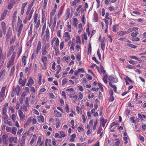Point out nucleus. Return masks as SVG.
Listing matches in <instances>:
<instances>
[{"instance_id":"4c0bfd02","label":"nucleus","mask_w":146,"mask_h":146,"mask_svg":"<svg viewBox=\"0 0 146 146\" xmlns=\"http://www.w3.org/2000/svg\"><path fill=\"white\" fill-rule=\"evenodd\" d=\"M70 10L69 9H68L66 11V16L67 18H68L70 15Z\"/></svg>"},{"instance_id":"423d86ee","label":"nucleus","mask_w":146,"mask_h":146,"mask_svg":"<svg viewBox=\"0 0 146 146\" xmlns=\"http://www.w3.org/2000/svg\"><path fill=\"white\" fill-rule=\"evenodd\" d=\"M15 58L14 56H12L11 59L9 60L8 62L7 65V67L8 68H9L10 67L13 65V61Z\"/></svg>"},{"instance_id":"f03ea898","label":"nucleus","mask_w":146,"mask_h":146,"mask_svg":"<svg viewBox=\"0 0 146 146\" xmlns=\"http://www.w3.org/2000/svg\"><path fill=\"white\" fill-rule=\"evenodd\" d=\"M38 16V14L35 13L34 17V21L35 24V27L37 29L39 27L40 25V19H37Z\"/></svg>"},{"instance_id":"f3484780","label":"nucleus","mask_w":146,"mask_h":146,"mask_svg":"<svg viewBox=\"0 0 146 146\" xmlns=\"http://www.w3.org/2000/svg\"><path fill=\"white\" fill-rule=\"evenodd\" d=\"M54 116L55 117H60L62 116V115L61 113L58 112L57 110H55L54 111Z\"/></svg>"},{"instance_id":"c9c22d12","label":"nucleus","mask_w":146,"mask_h":146,"mask_svg":"<svg viewBox=\"0 0 146 146\" xmlns=\"http://www.w3.org/2000/svg\"><path fill=\"white\" fill-rule=\"evenodd\" d=\"M126 45L127 46H128L129 47L131 48H133L135 49V48L137 47L136 46H135L133 44H126Z\"/></svg>"},{"instance_id":"1a4fd4ad","label":"nucleus","mask_w":146,"mask_h":146,"mask_svg":"<svg viewBox=\"0 0 146 146\" xmlns=\"http://www.w3.org/2000/svg\"><path fill=\"white\" fill-rule=\"evenodd\" d=\"M6 86H5V87H3L1 88V91L0 92V96L1 99L2 98V97H4L5 96Z\"/></svg>"},{"instance_id":"37998d69","label":"nucleus","mask_w":146,"mask_h":146,"mask_svg":"<svg viewBox=\"0 0 146 146\" xmlns=\"http://www.w3.org/2000/svg\"><path fill=\"white\" fill-rule=\"evenodd\" d=\"M19 83L22 85V86H23L25 84V82L23 81L21 78H20L19 80Z\"/></svg>"},{"instance_id":"8fccbe9b","label":"nucleus","mask_w":146,"mask_h":146,"mask_svg":"<svg viewBox=\"0 0 146 146\" xmlns=\"http://www.w3.org/2000/svg\"><path fill=\"white\" fill-rule=\"evenodd\" d=\"M6 39L8 40V39L10 38L11 36V33L9 32H7V34H6Z\"/></svg>"},{"instance_id":"9d476101","label":"nucleus","mask_w":146,"mask_h":146,"mask_svg":"<svg viewBox=\"0 0 146 146\" xmlns=\"http://www.w3.org/2000/svg\"><path fill=\"white\" fill-rule=\"evenodd\" d=\"M3 143L4 144H6L8 140V136L6 134L3 135L2 136Z\"/></svg>"},{"instance_id":"ea45409f","label":"nucleus","mask_w":146,"mask_h":146,"mask_svg":"<svg viewBox=\"0 0 146 146\" xmlns=\"http://www.w3.org/2000/svg\"><path fill=\"white\" fill-rule=\"evenodd\" d=\"M56 11V10H55V9H53L52 11L50 12V17H51V18H52V16L54 15Z\"/></svg>"},{"instance_id":"39448f33","label":"nucleus","mask_w":146,"mask_h":146,"mask_svg":"<svg viewBox=\"0 0 146 146\" xmlns=\"http://www.w3.org/2000/svg\"><path fill=\"white\" fill-rule=\"evenodd\" d=\"M63 38L66 42H67L70 39V35L68 32H65L64 34Z\"/></svg>"},{"instance_id":"2eb2a0df","label":"nucleus","mask_w":146,"mask_h":146,"mask_svg":"<svg viewBox=\"0 0 146 146\" xmlns=\"http://www.w3.org/2000/svg\"><path fill=\"white\" fill-rule=\"evenodd\" d=\"M36 117L38 121L40 122H42V123H43L44 122V118L42 116H37Z\"/></svg>"},{"instance_id":"338daca9","label":"nucleus","mask_w":146,"mask_h":146,"mask_svg":"<svg viewBox=\"0 0 146 146\" xmlns=\"http://www.w3.org/2000/svg\"><path fill=\"white\" fill-rule=\"evenodd\" d=\"M76 109L77 112V113H80V111H81V109L78 106H77L76 107Z\"/></svg>"},{"instance_id":"7c9ffc66","label":"nucleus","mask_w":146,"mask_h":146,"mask_svg":"<svg viewBox=\"0 0 146 146\" xmlns=\"http://www.w3.org/2000/svg\"><path fill=\"white\" fill-rule=\"evenodd\" d=\"M15 66H14L13 67H12L11 68V70L10 72V76H12L13 74L15 72Z\"/></svg>"},{"instance_id":"6e6552de","label":"nucleus","mask_w":146,"mask_h":146,"mask_svg":"<svg viewBox=\"0 0 146 146\" xmlns=\"http://www.w3.org/2000/svg\"><path fill=\"white\" fill-rule=\"evenodd\" d=\"M18 112L19 115L20 117V119L22 120H24L25 119V116L23 115V112L20 110H19Z\"/></svg>"},{"instance_id":"49530a36","label":"nucleus","mask_w":146,"mask_h":146,"mask_svg":"<svg viewBox=\"0 0 146 146\" xmlns=\"http://www.w3.org/2000/svg\"><path fill=\"white\" fill-rule=\"evenodd\" d=\"M76 58L77 60L79 61L80 60V54L78 52L76 56Z\"/></svg>"},{"instance_id":"f8f14e48","label":"nucleus","mask_w":146,"mask_h":146,"mask_svg":"<svg viewBox=\"0 0 146 146\" xmlns=\"http://www.w3.org/2000/svg\"><path fill=\"white\" fill-rule=\"evenodd\" d=\"M7 12V11L6 10H5L1 14V17L0 19V21H2L5 19L6 15Z\"/></svg>"},{"instance_id":"a19ab883","label":"nucleus","mask_w":146,"mask_h":146,"mask_svg":"<svg viewBox=\"0 0 146 146\" xmlns=\"http://www.w3.org/2000/svg\"><path fill=\"white\" fill-rule=\"evenodd\" d=\"M109 85L111 87L113 88V89L114 90V91L115 92H116V87L114 85L112 84L110 82H109Z\"/></svg>"},{"instance_id":"f257e3e1","label":"nucleus","mask_w":146,"mask_h":146,"mask_svg":"<svg viewBox=\"0 0 146 146\" xmlns=\"http://www.w3.org/2000/svg\"><path fill=\"white\" fill-rule=\"evenodd\" d=\"M54 43L55 45L54 46V49L55 51L56 50V47H57L59 46V41L58 38L56 37H54L51 41V44L52 45L53 43Z\"/></svg>"},{"instance_id":"72a5a7b5","label":"nucleus","mask_w":146,"mask_h":146,"mask_svg":"<svg viewBox=\"0 0 146 146\" xmlns=\"http://www.w3.org/2000/svg\"><path fill=\"white\" fill-rule=\"evenodd\" d=\"M6 72V70L4 69L3 71L0 73V77L4 76L5 75Z\"/></svg>"},{"instance_id":"c85d7f7f","label":"nucleus","mask_w":146,"mask_h":146,"mask_svg":"<svg viewBox=\"0 0 146 146\" xmlns=\"http://www.w3.org/2000/svg\"><path fill=\"white\" fill-rule=\"evenodd\" d=\"M32 117H30L28 119V120L27 121L26 123L24 125L25 126V125L27 126V125H29L30 123H31L32 121Z\"/></svg>"},{"instance_id":"7ed1b4c3","label":"nucleus","mask_w":146,"mask_h":146,"mask_svg":"<svg viewBox=\"0 0 146 146\" xmlns=\"http://www.w3.org/2000/svg\"><path fill=\"white\" fill-rule=\"evenodd\" d=\"M49 46L50 45L48 43L46 44L44 48L42 49V56H44L46 54L47 50L48 49Z\"/></svg>"},{"instance_id":"a878e982","label":"nucleus","mask_w":146,"mask_h":146,"mask_svg":"<svg viewBox=\"0 0 146 146\" xmlns=\"http://www.w3.org/2000/svg\"><path fill=\"white\" fill-rule=\"evenodd\" d=\"M33 84V79L30 78L28 81V82L27 83L26 85L29 86L30 85H32Z\"/></svg>"},{"instance_id":"bf43d9fd","label":"nucleus","mask_w":146,"mask_h":146,"mask_svg":"<svg viewBox=\"0 0 146 146\" xmlns=\"http://www.w3.org/2000/svg\"><path fill=\"white\" fill-rule=\"evenodd\" d=\"M131 40L133 41H139L140 40V39L138 37H134Z\"/></svg>"},{"instance_id":"13d9d810","label":"nucleus","mask_w":146,"mask_h":146,"mask_svg":"<svg viewBox=\"0 0 146 146\" xmlns=\"http://www.w3.org/2000/svg\"><path fill=\"white\" fill-rule=\"evenodd\" d=\"M139 34L137 32H136L135 33L133 32L132 33H131V36L133 37H135L137 35H138Z\"/></svg>"},{"instance_id":"de8ad7c7","label":"nucleus","mask_w":146,"mask_h":146,"mask_svg":"<svg viewBox=\"0 0 146 146\" xmlns=\"http://www.w3.org/2000/svg\"><path fill=\"white\" fill-rule=\"evenodd\" d=\"M60 50H62L64 47V42L62 41V42L60 44Z\"/></svg>"},{"instance_id":"e2e57ef3","label":"nucleus","mask_w":146,"mask_h":146,"mask_svg":"<svg viewBox=\"0 0 146 146\" xmlns=\"http://www.w3.org/2000/svg\"><path fill=\"white\" fill-rule=\"evenodd\" d=\"M130 58H131V59H135L136 60H138V61L140 60V59L138 58L137 57L135 56H131L130 57Z\"/></svg>"},{"instance_id":"3c124183","label":"nucleus","mask_w":146,"mask_h":146,"mask_svg":"<svg viewBox=\"0 0 146 146\" xmlns=\"http://www.w3.org/2000/svg\"><path fill=\"white\" fill-rule=\"evenodd\" d=\"M51 141L50 139H46L45 143V145L48 146L47 143H50Z\"/></svg>"},{"instance_id":"b1692460","label":"nucleus","mask_w":146,"mask_h":146,"mask_svg":"<svg viewBox=\"0 0 146 146\" xmlns=\"http://www.w3.org/2000/svg\"><path fill=\"white\" fill-rule=\"evenodd\" d=\"M13 0H11L9 3V4L8 7V9L9 10L11 9L13 6Z\"/></svg>"},{"instance_id":"20e7f679","label":"nucleus","mask_w":146,"mask_h":146,"mask_svg":"<svg viewBox=\"0 0 146 146\" xmlns=\"http://www.w3.org/2000/svg\"><path fill=\"white\" fill-rule=\"evenodd\" d=\"M18 26L17 29V31L18 33L17 35L19 36L21 33V31L23 27V25L22 24H18Z\"/></svg>"},{"instance_id":"4be33fe9","label":"nucleus","mask_w":146,"mask_h":146,"mask_svg":"<svg viewBox=\"0 0 146 146\" xmlns=\"http://www.w3.org/2000/svg\"><path fill=\"white\" fill-rule=\"evenodd\" d=\"M17 128L15 127H13L11 129V132L13 134L15 135L16 133Z\"/></svg>"},{"instance_id":"4d7b16f0","label":"nucleus","mask_w":146,"mask_h":146,"mask_svg":"<svg viewBox=\"0 0 146 146\" xmlns=\"http://www.w3.org/2000/svg\"><path fill=\"white\" fill-rule=\"evenodd\" d=\"M67 80L66 79L63 80L62 81V85L64 86L65 84L67 82Z\"/></svg>"},{"instance_id":"a211bd4d","label":"nucleus","mask_w":146,"mask_h":146,"mask_svg":"<svg viewBox=\"0 0 146 146\" xmlns=\"http://www.w3.org/2000/svg\"><path fill=\"white\" fill-rule=\"evenodd\" d=\"M111 83V82L116 83L117 82L118 80L117 78H115L113 77L110 76L109 78Z\"/></svg>"},{"instance_id":"680f3d73","label":"nucleus","mask_w":146,"mask_h":146,"mask_svg":"<svg viewBox=\"0 0 146 146\" xmlns=\"http://www.w3.org/2000/svg\"><path fill=\"white\" fill-rule=\"evenodd\" d=\"M97 55L99 57V58L100 60L101 59V54L100 52V50L98 49L97 51Z\"/></svg>"},{"instance_id":"ddd939ff","label":"nucleus","mask_w":146,"mask_h":146,"mask_svg":"<svg viewBox=\"0 0 146 146\" xmlns=\"http://www.w3.org/2000/svg\"><path fill=\"white\" fill-rule=\"evenodd\" d=\"M41 42L40 41L38 42L37 45L36 47V51L37 53H38L41 49Z\"/></svg>"},{"instance_id":"052dcab7","label":"nucleus","mask_w":146,"mask_h":146,"mask_svg":"<svg viewBox=\"0 0 146 146\" xmlns=\"http://www.w3.org/2000/svg\"><path fill=\"white\" fill-rule=\"evenodd\" d=\"M83 98V94L79 92V97L78 98V99L79 100H81Z\"/></svg>"},{"instance_id":"393cba45","label":"nucleus","mask_w":146,"mask_h":146,"mask_svg":"<svg viewBox=\"0 0 146 146\" xmlns=\"http://www.w3.org/2000/svg\"><path fill=\"white\" fill-rule=\"evenodd\" d=\"M66 91H68L72 94H75L73 88H70V89H67L66 90Z\"/></svg>"},{"instance_id":"09e8293b","label":"nucleus","mask_w":146,"mask_h":146,"mask_svg":"<svg viewBox=\"0 0 146 146\" xmlns=\"http://www.w3.org/2000/svg\"><path fill=\"white\" fill-rule=\"evenodd\" d=\"M75 45L73 43V42H72V43L71 45V46L70 47V50H74V47Z\"/></svg>"},{"instance_id":"5fc2aeb1","label":"nucleus","mask_w":146,"mask_h":146,"mask_svg":"<svg viewBox=\"0 0 146 146\" xmlns=\"http://www.w3.org/2000/svg\"><path fill=\"white\" fill-rule=\"evenodd\" d=\"M138 115L139 117L140 118H146L145 116L143 114L141 115L139 113Z\"/></svg>"},{"instance_id":"473e14b6","label":"nucleus","mask_w":146,"mask_h":146,"mask_svg":"<svg viewBox=\"0 0 146 146\" xmlns=\"http://www.w3.org/2000/svg\"><path fill=\"white\" fill-rule=\"evenodd\" d=\"M10 139L13 141L15 143H17V137H11Z\"/></svg>"},{"instance_id":"e433bc0d","label":"nucleus","mask_w":146,"mask_h":146,"mask_svg":"<svg viewBox=\"0 0 146 146\" xmlns=\"http://www.w3.org/2000/svg\"><path fill=\"white\" fill-rule=\"evenodd\" d=\"M70 136L71 138L70 139V140L71 141H74V138L76 137V134H72Z\"/></svg>"},{"instance_id":"2f4dec72","label":"nucleus","mask_w":146,"mask_h":146,"mask_svg":"<svg viewBox=\"0 0 146 146\" xmlns=\"http://www.w3.org/2000/svg\"><path fill=\"white\" fill-rule=\"evenodd\" d=\"M46 23H45L44 24L43 26L42 27V33H41V36H43V35L44 34V32L45 29L46 28Z\"/></svg>"},{"instance_id":"a18cd8bd","label":"nucleus","mask_w":146,"mask_h":146,"mask_svg":"<svg viewBox=\"0 0 146 146\" xmlns=\"http://www.w3.org/2000/svg\"><path fill=\"white\" fill-rule=\"evenodd\" d=\"M86 143H78L77 144L76 146H86Z\"/></svg>"},{"instance_id":"79ce46f5","label":"nucleus","mask_w":146,"mask_h":146,"mask_svg":"<svg viewBox=\"0 0 146 146\" xmlns=\"http://www.w3.org/2000/svg\"><path fill=\"white\" fill-rule=\"evenodd\" d=\"M60 133L61 135V136H60L61 137V138L62 137H64L66 136L65 133L63 131H60Z\"/></svg>"},{"instance_id":"58836bf2","label":"nucleus","mask_w":146,"mask_h":146,"mask_svg":"<svg viewBox=\"0 0 146 146\" xmlns=\"http://www.w3.org/2000/svg\"><path fill=\"white\" fill-rule=\"evenodd\" d=\"M25 107H29V105L28 103V97H27L26 98V100L25 101Z\"/></svg>"},{"instance_id":"cd10ccee","label":"nucleus","mask_w":146,"mask_h":146,"mask_svg":"<svg viewBox=\"0 0 146 146\" xmlns=\"http://www.w3.org/2000/svg\"><path fill=\"white\" fill-rule=\"evenodd\" d=\"M105 46V42L103 41H102L101 43V47L102 50L103 51L104 50Z\"/></svg>"},{"instance_id":"6ab92c4d","label":"nucleus","mask_w":146,"mask_h":146,"mask_svg":"<svg viewBox=\"0 0 146 146\" xmlns=\"http://www.w3.org/2000/svg\"><path fill=\"white\" fill-rule=\"evenodd\" d=\"M29 133L28 132H25L24 134L23 135V136L22 137V141L23 142H25L26 138L27 137V136L28 135Z\"/></svg>"},{"instance_id":"69168bd1","label":"nucleus","mask_w":146,"mask_h":146,"mask_svg":"<svg viewBox=\"0 0 146 146\" xmlns=\"http://www.w3.org/2000/svg\"><path fill=\"white\" fill-rule=\"evenodd\" d=\"M25 95H26V94L25 93H23L21 96V97L20 99L24 100V99H25Z\"/></svg>"},{"instance_id":"bb28decb","label":"nucleus","mask_w":146,"mask_h":146,"mask_svg":"<svg viewBox=\"0 0 146 146\" xmlns=\"http://www.w3.org/2000/svg\"><path fill=\"white\" fill-rule=\"evenodd\" d=\"M36 138L37 137L35 135H34L33 136L32 139L31 141H30V144L31 145L34 142L35 140L36 139Z\"/></svg>"},{"instance_id":"603ef678","label":"nucleus","mask_w":146,"mask_h":146,"mask_svg":"<svg viewBox=\"0 0 146 146\" xmlns=\"http://www.w3.org/2000/svg\"><path fill=\"white\" fill-rule=\"evenodd\" d=\"M82 38L83 39H84L85 40H87V35L86 33H84Z\"/></svg>"},{"instance_id":"6e6d98bb","label":"nucleus","mask_w":146,"mask_h":146,"mask_svg":"<svg viewBox=\"0 0 146 146\" xmlns=\"http://www.w3.org/2000/svg\"><path fill=\"white\" fill-rule=\"evenodd\" d=\"M7 112V108L5 107H3V109L2 113L4 115H5Z\"/></svg>"},{"instance_id":"aec40b11","label":"nucleus","mask_w":146,"mask_h":146,"mask_svg":"<svg viewBox=\"0 0 146 146\" xmlns=\"http://www.w3.org/2000/svg\"><path fill=\"white\" fill-rule=\"evenodd\" d=\"M77 29H78V33H80L83 30V28H82V26L81 24H79L77 27Z\"/></svg>"},{"instance_id":"4468645a","label":"nucleus","mask_w":146,"mask_h":146,"mask_svg":"<svg viewBox=\"0 0 146 146\" xmlns=\"http://www.w3.org/2000/svg\"><path fill=\"white\" fill-rule=\"evenodd\" d=\"M1 28L3 32L5 33L6 29V27L5 23L3 22L1 23Z\"/></svg>"},{"instance_id":"774afa93","label":"nucleus","mask_w":146,"mask_h":146,"mask_svg":"<svg viewBox=\"0 0 146 146\" xmlns=\"http://www.w3.org/2000/svg\"><path fill=\"white\" fill-rule=\"evenodd\" d=\"M8 117L6 116L5 117L4 119V121L5 123H6L8 121Z\"/></svg>"},{"instance_id":"0e129e2a","label":"nucleus","mask_w":146,"mask_h":146,"mask_svg":"<svg viewBox=\"0 0 146 146\" xmlns=\"http://www.w3.org/2000/svg\"><path fill=\"white\" fill-rule=\"evenodd\" d=\"M103 79L105 83L106 84L107 83L108 81L107 80V78L105 76V75H104V77H103Z\"/></svg>"},{"instance_id":"dca6fc26","label":"nucleus","mask_w":146,"mask_h":146,"mask_svg":"<svg viewBox=\"0 0 146 146\" xmlns=\"http://www.w3.org/2000/svg\"><path fill=\"white\" fill-rule=\"evenodd\" d=\"M50 33L49 30L48 28H47L46 30V34L45 36H46V39L48 40L49 39L50 37Z\"/></svg>"},{"instance_id":"412c9836","label":"nucleus","mask_w":146,"mask_h":146,"mask_svg":"<svg viewBox=\"0 0 146 146\" xmlns=\"http://www.w3.org/2000/svg\"><path fill=\"white\" fill-rule=\"evenodd\" d=\"M104 21L105 23L106 28L105 30V32L106 33L107 31V29L108 26L109 22L108 20L106 19H104Z\"/></svg>"},{"instance_id":"864d4df0","label":"nucleus","mask_w":146,"mask_h":146,"mask_svg":"<svg viewBox=\"0 0 146 146\" xmlns=\"http://www.w3.org/2000/svg\"><path fill=\"white\" fill-rule=\"evenodd\" d=\"M76 42L77 43H80V38L79 36H77L76 37Z\"/></svg>"},{"instance_id":"c03bdc74","label":"nucleus","mask_w":146,"mask_h":146,"mask_svg":"<svg viewBox=\"0 0 146 146\" xmlns=\"http://www.w3.org/2000/svg\"><path fill=\"white\" fill-rule=\"evenodd\" d=\"M16 116L15 114H13L12 115L11 117L12 119L14 122H15V121L16 120Z\"/></svg>"},{"instance_id":"9b49d317","label":"nucleus","mask_w":146,"mask_h":146,"mask_svg":"<svg viewBox=\"0 0 146 146\" xmlns=\"http://www.w3.org/2000/svg\"><path fill=\"white\" fill-rule=\"evenodd\" d=\"M35 97V95L34 94H31L30 95V102L32 104H33L34 103Z\"/></svg>"},{"instance_id":"5701e85b","label":"nucleus","mask_w":146,"mask_h":146,"mask_svg":"<svg viewBox=\"0 0 146 146\" xmlns=\"http://www.w3.org/2000/svg\"><path fill=\"white\" fill-rule=\"evenodd\" d=\"M27 56H23L22 62L24 64V66H25L26 64V58Z\"/></svg>"},{"instance_id":"f704fd0d","label":"nucleus","mask_w":146,"mask_h":146,"mask_svg":"<svg viewBox=\"0 0 146 146\" xmlns=\"http://www.w3.org/2000/svg\"><path fill=\"white\" fill-rule=\"evenodd\" d=\"M38 53H37V52L36 51L33 53L31 56V59L33 60L36 57V55Z\"/></svg>"},{"instance_id":"0eeeda50","label":"nucleus","mask_w":146,"mask_h":146,"mask_svg":"<svg viewBox=\"0 0 146 146\" xmlns=\"http://www.w3.org/2000/svg\"><path fill=\"white\" fill-rule=\"evenodd\" d=\"M107 119H104L103 117L100 120V126H102L103 127L105 126V125L107 122Z\"/></svg>"},{"instance_id":"c756f323","label":"nucleus","mask_w":146,"mask_h":146,"mask_svg":"<svg viewBox=\"0 0 146 146\" xmlns=\"http://www.w3.org/2000/svg\"><path fill=\"white\" fill-rule=\"evenodd\" d=\"M41 59L43 62L44 64V65H45L46 62L47 61L46 57L44 56H42Z\"/></svg>"}]
</instances>
